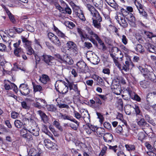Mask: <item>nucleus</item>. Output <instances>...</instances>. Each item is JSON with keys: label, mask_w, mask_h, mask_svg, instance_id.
Returning <instances> with one entry per match:
<instances>
[{"label": "nucleus", "mask_w": 156, "mask_h": 156, "mask_svg": "<svg viewBox=\"0 0 156 156\" xmlns=\"http://www.w3.org/2000/svg\"><path fill=\"white\" fill-rule=\"evenodd\" d=\"M85 5L90 12L92 16V25L95 28L100 29L101 27V22L102 21V18L100 13L93 6L90 4H86Z\"/></svg>", "instance_id": "obj_1"}, {"label": "nucleus", "mask_w": 156, "mask_h": 156, "mask_svg": "<svg viewBox=\"0 0 156 156\" xmlns=\"http://www.w3.org/2000/svg\"><path fill=\"white\" fill-rule=\"evenodd\" d=\"M67 82L57 81L55 84L56 90L62 94H66L69 90L68 82Z\"/></svg>", "instance_id": "obj_2"}, {"label": "nucleus", "mask_w": 156, "mask_h": 156, "mask_svg": "<svg viewBox=\"0 0 156 156\" xmlns=\"http://www.w3.org/2000/svg\"><path fill=\"white\" fill-rule=\"evenodd\" d=\"M119 49L118 48L116 47H113L111 48V50L109 51V53L115 65L119 69H121V65L119 63L118 61L117 60V57L118 55V52L120 53V52L118 51Z\"/></svg>", "instance_id": "obj_3"}, {"label": "nucleus", "mask_w": 156, "mask_h": 156, "mask_svg": "<svg viewBox=\"0 0 156 156\" xmlns=\"http://www.w3.org/2000/svg\"><path fill=\"white\" fill-rule=\"evenodd\" d=\"M67 50L72 56H76L78 54L77 47L76 44L72 41H68L66 44Z\"/></svg>", "instance_id": "obj_4"}, {"label": "nucleus", "mask_w": 156, "mask_h": 156, "mask_svg": "<svg viewBox=\"0 0 156 156\" xmlns=\"http://www.w3.org/2000/svg\"><path fill=\"white\" fill-rule=\"evenodd\" d=\"M77 31L79 33L81 41L83 42L86 39L89 40L94 44H97V42L94 38H89V36L86 34L84 30L80 28H78L77 29Z\"/></svg>", "instance_id": "obj_5"}, {"label": "nucleus", "mask_w": 156, "mask_h": 156, "mask_svg": "<svg viewBox=\"0 0 156 156\" xmlns=\"http://www.w3.org/2000/svg\"><path fill=\"white\" fill-rule=\"evenodd\" d=\"M48 37L51 41L56 45L60 47L61 46V43L58 37L54 34L51 32L48 34Z\"/></svg>", "instance_id": "obj_6"}, {"label": "nucleus", "mask_w": 156, "mask_h": 156, "mask_svg": "<svg viewBox=\"0 0 156 156\" xmlns=\"http://www.w3.org/2000/svg\"><path fill=\"white\" fill-rule=\"evenodd\" d=\"M72 7L73 12L75 13L76 15L78 16L80 19L83 21H84L85 20V18L82 11L80 9L79 7L74 4L72 6Z\"/></svg>", "instance_id": "obj_7"}, {"label": "nucleus", "mask_w": 156, "mask_h": 156, "mask_svg": "<svg viewBox=\"0 0 156 156\" xmlns=\"http://www.w3.org/2000/svg\"><path fill=\"white\" fill-rule=\"evenodd\" d=\"M124 17L122 16V14L120 13L117 15L115 18L120 25L122 27L125 28L128 26V24Z\"/></svg>", "instance_id": "obj_8"}, {"label": "nucleus", "mask_w": 156, "mask_h": 156, "mask_svg": "<svg viewBox=\"0 0 156 156\" xmlns=\"http://www.w3.org/2000/svg\"><path fill=\"white\" fill-rule=\"evenodd\" d=\"M41 59L48 65L51 66L53 64L52 61L54 60V58L44 54L41 56Z\"/></svg>", "instance_id": "obj_9"}, {"label": "nucleus", "mask_w": 156, "mask_h": 156, "mask_svg": "<svg viewBox=\"0 0 156 156\" xmlns=\"http://www.w3.org/2000/svg\"><path fill=\"white\" fill-rule=\"evenodd\" d=\"M19 90L20 93L23 95H27L30 92V90L27 84L22 83L19 87Z\"/></svg>", "instance_id": "obj_10"}, {"label": "nucleus", "mask_w": 156, "mask_h": 156, "mask_svg": "<svg viewBox=\"0 0 156 156\" xmlns=\"http://www.w3.org/2000/svg\"><path fill=\"white\" fill-rule=\"evenodd\" d=\"M76 65L77 70L80 73L84 72L87 68L86 64L83 61H79L77 62Z\"/></svg>", "instance_id": "obj_11"}, {"label": "nucleus", "mask_w": 156, "mask_h": 156, "mask_svg": "<svg viewBox=\"0 0 156 156\" xmlns=\"http://www.w3.org/2000/svg\"><path fill=\"white\" fill-rule=\"evenodd\" d=\"M67 82H68V84L69 90H73L77 95H80V91L78 89L77 84L74 83L73 82H70L68 80H67Z\"/></svg>", "instance_id": "obj_12"}, {"label": "nucleus", "mask_w": 156, "mask_h": 156, "mask_svg": "<svg viewBox=\"0 0 156 156\" xmlns=\"http://www.w3.org/2000/svg\"><path fill=\"white\" fill-rule=\"evenodd\" d=\"M134 66V64L131 61L130 57L127 56L126 57V60L125 62V64L123 66L122 69L126 71L129 69L130 66H131V68H132Z\"/></svg>", "instance_id": "obj_13"}, {"label": "nucleus", "mask_w": 156, "mask_h": 156, "mask_svg": "<svg viewBox=\"0 0 156 156\" xmlns=\"http://www.w3.org/2000/svg\"><path fill=\"white\" fill-rule=\"evenodd\" d=\"M80 112L81 113V118H83L86 123H89L90 122V116L87 110L81 109L80 110Z\"/></svg>", "instance_id": "obj_14"}, {"label": "nucleus", "mask_w": 156, "mask_h": 156, "mask_svg": "<svg viewBox=\"0 0 156 156\" xmlns=\"http://www.w3.org/2000/svg\"><path fill=\"white\" fill-rule=\"evenodd\" d=\"M90 103L92 104L96 108H99L100 106L102 105V102L99 98L96 96L94 98V100H90Z\"/></svg>", "instance_id": "obj_15"}, {"label": "nucleus", "mask_w": 156, "mask_h": 156, "mask_svg": "<svg viewBox=\"0 0 156 156\" xmlns=\"http://www.w3.org/2000/svg\"><path fill=\"white\" fill-rule=\"evenodd\" d=\"M85 30L88 34L89 38H94L96 39L99 37L98 35L94 32L92 29L88 26L85 27Z\"/></svg>", "instance_id": "obj_16"}, {"label": "nucleus", "mask_w": 156, "mask_h": 156, "mask_svg": "<svg viewBox=\"0 0 156 156\" xmlns=\"http://www.w3.org/2000/svg\"><path fill=\"white\" fill-rule=\"evenodd\" d=\"M27 131L35 136H38L39 135V129L37 126H31V127L27 129Z\"/></svg>", "instance_id": "obj_17"}, {"label": "nucleus", "mask_w": 156, "mask_h": 156, "mask_svg": "<svg viewBox=\"0 0 156 156\" xmlns=\"http://www.w3.org/2000/svg\"><path fill=\"white\" fill-rule=\"evenodd\" d=\"M155 98H156V91L150 92L147 94L146 100L148 103L153 101Z\"/></svg>", "instance_id": "obj_18"}, {"label": "nucleus", "mask_w": 156, "mask_h": 156, "mask_svg": "<svg viewBox=\"0 0 156 156\" xmlns=\"http://www.w3.org/2000/svg\"><path fill=\"white\" fill-rule=\"evenodd\" d=\"M128 92L129 95L131 99L138 102L140 101L141 98L137 94L131 90H128Z\"/></svg>", "instance_id": "obj_19"}, {"label": "nucleus", "mask_w": 156, "mask_h": 156, "mask_svg": "<svg viewBox=\"0 0 156 156\" xmlns=\"http://www.w3.org/2000/svg\"><path fill=\"white\" fill-rule=\"evenodd\" d=\"M112 89L114 93L117 95H119L122 91L121 86L119 85H114L113 83L112 86Z\"/></svg>", "instance_id": "obj_20"}, {"label": "nucleus", "mask_w": 156, "mask_h": 156, "mask_svg": "<svg viewBox=\"0 0 156 156\" xmlns=\"http://www.w3.org/2000/svg\"><path fill=\"white\" fill-rule=\"evenodd\" d=\"M145 48L150 52L156 54V47L154 45L149 43H147L145 44Z\"/></svg>", "instance_id": "obj_21"}, {"label": "nucleus", "mask_w": 156, "mask_h": 156, "mask_svg": "<svg viewBox=\"0 0 156 156\" xmlns=\"http://www.w3.org/2000/svg\"><path fill=\"white\" fill-rule=\"evenodd\" d=\"M44 143L45 146L49 149H53L55 145V143L52 142L48 139H46L44 140Z\"/></svg>", "instance_id": "obj_22"}, {"label": "nucleus", "mask_w": 156, "mask_h": 156, "mask_svg": "<svg viewBox=\"0 0 156 156\" xmlns=\"http://www.w3.org/2000/svg\"><path fill=\"white\" fill-rule=\"evenodd\" d=\"M137 9L138 10L139 12L141 15L143 16L146 17L147 16V14L143 9V6L140 3L137 2V4L136 5Z\"/></svg>", "instance_id": "obj_23"}, {"label": "nucleus", "mask_w": 156, "mask_h": 156, "mask_svg": "<svg viewBox=\"0 0 156 156\" xmlns=\"http://www.w3.org/2000/svg\"><path fill=\"white\" fill-rule=\"evenodd\" d=\"M66 63L69 65H72L73 63V61L71 58L69 57L68 55H63V62Z\"/></svg>", "instance_id": "obj_24"}, {"label": "nucleus", "mask_w": 156, "mask_h": 156, "mask_svg": "<svg viewBox=\"0 0 156 156\" xmlns=\"http://www.w3.org/2000/svg\"><path fill=\"white\" fill-rule=\"evenodd\" d=\"M39 80L44 84H46L50 81V78L49 76L46 74H42L41 76H40Z\"/></svg>", "instance_id": "obj_25"}, {"label": "nucleus", "mask_w": 156, "mask_h": 156, "mask_svg": "<svg viewBox=\"0 0 156 156\" xmlns=\"http://www.w3.org/2000/svg\"><path fill=\"white\" fill-rule=\"evenodd\" d=\"M4 8L9 16L10 21L13 23L15 24L16 23V20L14 15H12L6 7H5Z\"/></svg>", "instance_id": "obj_26"}, {"label": "nucleus", "mask_w": 156, "mask_h": 156, "mask_svg": "<svg viewBox=\"0 0 156 156\" xmlns=\"http://www.w3.org/2000/svg\"><path fill=\"white\" fill-rule=\"evenodd\" d=\"M103 139L105 142H111L113 139V136L112 134L106 133L104 135Z\"/></svg>", "instance_id": "obj_27"}, {"label": "nucleus", "mask_w": 156, "mask_h": 156, "mask_svg": "<svg viewBox=\"0 0 156 156\" xmlns=\"http://www.w3.org/2000/svg\"><path fill=\"white\" fill-rule=\"evenodd\" d=\"M37 112L38 114L39 115L44 122L46 123L48 122V119L47 116L45 113L41 110L37 111Z\"/></svg>", "instance_id": "obj_28"}, {"label": "nucleus", "mask_w": 156, "mask_h": 156, "mask_svg": "<svg viewBox=\"0 0 156 156\" xmlns=\"http://www.w3.org/2000/svg\"><path fill=\"white\" fill-rule=\"evenodd\" d=\"M53 30L57 34L58 36L63 38H65V37H66L65 34L62 31H60L57 27H56L54 24H53Z\"/></svg>", "instance_id": "obj_29"}, {"label": "nucleus", "mask_w": 156, "mask_h": 156, "mask_svg": "<svg viewBox=\"0 0 156 156\" xmlns=\"http://www.w3.org/2000/svg\"><path fill=\"white\" fill-rule=\"evenodd\" d=\"M92 2L96 7L100 10H101L103 4L102 0H92Z\"/></svg>", "instance_id": "obj_30"}, {"label": "nucleus", "mask_w": 156, "mask_h": 156, "mask_svg": "<svg viewBox=\"0 0 156 156\" xmlns=\"http://www.w3.org/2000/svg\"><path fill=\"white\" fill-rule=\"evenodd\" d=\"M92 54L93 55V56L90 57V58L89 59V58H88V59L89 60H90L91 62L94 64L96 65L98 64L100 61V59L96 55L94 54L93 55L92 53Z\"/></svg>", "instance_id": "obj_31"}, {"label": "nucleus", "mask_w": 156, "mask_h": 156, "mask_svg": "<svg viewBox=\"0 0 156 156\" xmlns=\"http://www.w3.org/2000/svg\"><path fill=\"white\" fill-rule=\"evenodd\" d=\"M14 53L15 55L17 57H20L22 54L24 53L23 49L21 48H15Z\"/></svg>", "instance_id": "obj_32"}, {"label": "nucleus", "mask_w": 156, "mask_h": 156, "mask_svg": "<svg viewBox=\"0 0 156 156\" xmlns=\"http://www.w3.org/2000/svg\"><path fill=\"white\" fill-rule=\"evenodd\" d=\"M22 42L24 43L25 48H27L31 47V42L24 37L22 38Z\"/></svg>", "instance_id": "obj_33"}, {"label": "nucleus", "mask_w": 156, "mask_h": 156, "mask_svg": "<svg viewBox=\"0 0 156 156\" xmlns=\"http://www.w3.org/2000/svg\"><path fill=\"white\" fill-rule=\"evenodd\" d=\"M137 123L139 126L140 127H143L144 126H149V124L147 123L143 118L141 119L139 121L137 122Z\"/></svg>", "instance_id": "obj_34"}, {"label": "nucleus", "mask_w": 156, "mask_h": 156, "mask_svg": "<svg viewBox=\"0 0 156 156\" xmlns=\"http://www.w3.org/2000/svg\"><path fill=\"white\" fill-rule=\"evenodd\" d=\"M96 40L97 41L99 44L101 46L100 48H99L102 49V50L103 51H105L106 49V47L105 46L104 43L98 37L97 39H96Z\"/></svg>", "instance_id": "obj_35"}, {"label": "nucleus", "mask_w": 156, "mask_h": 156, "mask_svg": "<svg viewBox=\"0 0 156 156\" xmlns=\"http://www.w3.org/2000/svg\"><path fill=\"white\" fill-rule=\"evenodd\" d=\"M136 51L138 52L143 53L144 51V49L142 45L140 44H138L136 45L134 47Z\"/></svg>", "instance_id": "obj_36"}, {"label": "nucleus", "mask_w": 156, "mask_h": 156, "mask_svg": "<svg viewBox=\"0 0 156 156\" xmlns=\"http://www.w3.org/2000/svg\"><path fill=\"white\" fill-rule=\"evenodd\" d=\"M150 83L148 81L144 80L140 82V84L142 87L146 88L149 87Z\"/></svg>", "instance_id": "obj_37"}, {"label": "nucleus", "mask_w": 156, "mask_h": 156, "mask_svg": "<svg viewBox=\"0 0 156 156\" xmlns=\"http://www.w3.org/2000/svg\"><path fill=\"white\" fill-rule=\"evenodd\" d=\"M14 124L16 127L18 128H20L23 126V123L21 121L18 119L15 121Z\"/></svg>", "instance_id": "obj_38"}, {"label": "nucleus", "mask_w": 156, "mask_h": 156, "mask_svg": "<svg viewBox=\"0 0 156 156\" xmlns=\"http://www.w3.org/2000/svg\"><path fill=\"white\" fill-rule=\"evenodd\" d=\"M59 98H57L56 99V101H57V105L58 106V107L60 108H69V106L66 104H62L61 102H59L57 101H58L59 100Z\"/></svg>", "instance_id": "obj_39"}, {"label": "nucleus", "mask_w": 156, "mask_h": 156, "mask_svg": "<svg viewBox=\"0 0 156 156\" xmlns=\"http://www.w3.org/2000/svg\"><path fill=\"white\" fill-rule=\"evenodd\" d=\"M33 86L34 91L35 92L39 91L41 92L43 90V89L41 86L39 85H35V84L33 83H32Z\"/></svg>", "instance_id": "obj_40"}, {"label": "nucleus", "mask_w": 156, "mask_h": 156, "mask_svg": "<svg viewBox=\"0 0 156 156\" xmlns=\"http://www.w3.org/2000/svg\"><path fill=\"white\" fill-rule=\"evenodd\" d=\"M108 4L113 8H115L117 7V4L114 0H105Z\"/></svg>", "instance_id": "obj_41"}, {"label": "nucleus", "mask_w": 156, "mask_h": 156, "mask_svg": "<svg viewBox=\"0 0 156 156\" xmlns=\"http://www.w3.org/2000/svg\"><path fill=\"white\" fill-rule=\"evenodd\" d=\"M21 105L23 108L26 110H29L30 108V105L25 101H23L21 102Z\"/></svg>", "instance_id": "obj_42"}, {"label": "nucleus", "mask_w": 156, "mask_h": 156, "mask_svg": "<svg viewBox=\"0 0 156 156\" xmlns=\"http://www.w3.org/2000/svg\"><path fill=\"white\" fill-rule=\"evenodd\" d=\"M48 111L55 112L57 110L56 107L52 105H46Z\"/></svg>", "instance_id": "obj_43"}, {"label": "nucleus", "mask_w": 156, "mask_h": 156, "mask_svg": "<svg viewBox=\"0 0 156 156\" xmlns=\"http://www.w3.org/2000/svg\"><path fill=\"white\" fill-rule=\"evenodd\" d=\"M96 132L97 134L101 136L105 133V130L103 128L98 127L96 129Z\"/></svg>", "instance_id": "obj_44"}, {"label": "nucleus", "mask_w": 156, "mask_h": 156, "mask_svg": "<svg viewBox=\"0 0 156 156\" xmlns=\"http://www.w3.org/2000/svg\"><path fill=\"white\" fill-rule=\"evenodd\" d=\"M23 138L26 139L27 141L30 142L33 141V138L31 134L30 133H26V135H25Z\"/></svg>", "instance_id": "obj_45"}, {"label": "nucleus", "mask_w": 156, "mask_h": 156, "mask_svg": "<svg viewBox=\"0 0 156 156\" xmlns=\"http://www.w3.org/2000/svg\"><path fill=\"white\" fill-rule=\"evenodd\" d=\"M133 109L135 110V112L136 115H140L141 113V111L139 107L136 105H134V106L133 107Z\"/></svg>", "instance_id": "obj_46"}, {"label": "nucleus", "mask_w": 156, "mask_h": 156, "mask_svg": "<svg viewBox=\"0 0 156 156\" xmlns=\"http://www.w3.org/2000/svg\"><path fill=\"white\" fill-rule=\"evenodd\" d=\"M153 74L152 73H150V72L147 73H146L143 74L144 76L146 79L152 81L153 79L152 78V75Z\"/></svg>", "instance_id": "obj_47"}, {"label": "nucleus", "mask_w": 156, "mask_h": 156, "mask_svg": "<svg viewBox=\"0 0 156 156\" xmlns=\"http://www.w3.org/2000/svg\"><path fill=\"white\" fill-rule=\"evenodd\" d=\"M129 130L127 128L123 129L121 135L127 136L129 135Z\"/></svg>", "instance_id": "obj_48"}, {"label": "nucleus", "mask_w": 156, "mask_h": 156, "mask_svg": "<svg viewBox=\"0 0 156 156\" xmlns=\"http://www.w3.org/2000/svg\"><path fill=\"white\" fill-rule=\"evenodd\" d=\"M117 119H119L125 125H127L126 122V121L124 120L123 119V115L122 114L118 113V114L117 115Z\"/></svg>", "instance_id": "obj_49"}, {"label": "nucleus", "mask_w": 156, "mask_h": 156, "mask_svg": "<svg viewBox=\"0 0 156 156\" xmlns=\"http://www.w3.org/2000/svg\"><path fill=\"white\" fill-rule=\"evenodd\" d=\"M33 105L36 108L39 109L41 108L43 106H44V105L42 103H39L37 102H36L33 104Z\"/></svg>", "instance_id": "obj_50"}, {"label": "nucleus", "mask_w": 156, "mask_h": 156, "mask_svg": "<svg viewBox=\"0 0 156 156\" xmlns=\"http://www.w3.org/2000/svg\"><path fill=\"white\" fill-rule=\"evenodd\" d=\"M145 136V135L143 132H140L137 135L138 139L141 141L143 140Z\"/></svg>", "instance_id": "obj_51"}, {"label": "nucleus", "mask_w": 156, "mask_h": 156, "mask_svg": "<svg viewBox=\"0 0 156 156\" xmlns=\"http://www.w3.org/2000/svg\"><path fill=\"white\" fill-rule=\"evenodd\" d=\"M125 147L128 151H133L135 149V147L133 145L126 144L125 145Z\"/></svg>", "instance_id": "obj_52"}, {"label": "nucleus", "mask_w": 156, "mask_h": 156, "mask_svg": "<svg viewBox=\"0 0 156 156\" xmlns=\"http://www.w3.org/2000/svg\"><path fill=\"white\" fill-rule=\"evenodd\" d=\"M55 57L57 58V60L61 63L63 62V55L61 56L59 54L55 55Z\"/></svg>", "instance_id": "obj_53"}, {"label": "nucleus", "mask_w": 156, "mask_h": 156, "mask_svg": "<svg viewBox=\"0 0 156 156\" xmlns=\"http://www.w3.org/2000/svg\"><path fill=\"white\" fill-rule=\"evenodd\" d=\"M121 40L122 42L124 45H126L128 41V39L126 36L124 35H122L121 37Z\"/></svg>", "instance_id": "obj_54"}, {"label": "nucleus", "mask_w": 156, "mask_h": 156, "mask_svg": "<svg viewBox=\"0 0 156 156\" xmlns=\"http://www.w3.org/2000/svg\"><path fill=\"white\" fill-rule=\"evenodd\" d=\"M131 22H133L135 20V18L132 13H128V16L126 17Z\"/></svg>", "instance_id": "obj_55"}, {"label": "nucleus", "mask_w": 156, "mask_h": 156, "mask_svg": "<svg viewBox=\"0 0 156 156\" xmlns=\"http://www.w3.org/2000/svg\"><path fill=\"white\" fill-rule=\"evenodd\" d=\"M34 56L35 59L36 60V66L35 67L37 68V64L39 63L40 60V58L36 53H34Z\"/></svg>", "instance_id": "obj_56"}, {"label": "nucleus", "mask_w": 156, "mask_h": 156, "mask_svg": "<svg viewBox=\"0 0 156 156\" xmlns=\"http://www.w3.org/2000/svg\"><path fill=\"white\" fill-rule=\"evenodd\" d=\"M74 116L77 119H80L81 118V113L80 114L78 112L76 111L73 112Z\"/></svg>", "instance_id": "obj_57"}, {"label": "nucleus", "mask_w": 156, "mask_h": 156, "mask_svg": "<svg viewBox=\"0 0 156 156\" xmlns=\"http://www.w3.org/2000/svg\"><path fill=\"white\" fill-rule=\"evenodd\" d=\"M144 33L147 37L150 38H151L152 37H154L155 36L152 33L148 31H145Z\"/></svg>", "instance_id": "obj_58"}, {"label": "nucleus", "mask_w": 156, "mask_h": 156, "mask_svg": "<svg viewBox=\"0 0 156 156\" xmlns=\"http://www.w3.org/2000/svg\"><path fill=\"white\" fill-rule=\"evenodd\" d=\"M66 26L70 29H72L75 26V24L72 22L68 21L66 23Z\"/></svg>", "instance_id": "obj_59"}, {"label": "nucleus", "mask_w": 156, "mask_h": 156, "mask_svg": "<svg viewBox=\"0 0 156 156\" xmlns=\"http://www.w3.org/2000/svg\"><path fill=\"white\" fill-rule=\"evenodd\" d=\"M121 12L122 13L121 14H122V16H128V13H130L128 12L126 10L124 9L123 8H122L121 9Z\"/></svg>", "instance_id": "obj_60"}, {"label": "nucleus", "mask_w": 156, "mask_h": 156, "mask_svg": "<svg viewBox=\"0 0 156 156\" xmlns=\"http://www.w3.org/2000/svg\"><path fill=\"white\" fill-rule=\"evenodd\" d=\"M1 36L2 38L5 42H8L9 44H10L11 41L5 35H1Z\"/></svg>", "instance_id": "obj_61"}, {"label": "nucleus", "mask_w": 156, "mask_h": 156, "mask_svg": "<svg viewBox=\"0 0 156 156\" xmlns=\"http://www.w3.org/2000/svg\"><path fill=\"white\" fill-rule=\"evenodd\" d=\"M122 129L123 128L121 126L119 125L118 126L116 129V132L117 133L121 135L122 132Z\"/></svg>", "instance_id": "obj_62"}, {"label": "nucleus", "mask_w": 156, "mask_h": 156, "mask_svg": "<svg viewBox=\"0 0 156 156\" xmlns=\"http://www.w3.org/2000/svg\"><path fill=\"white\" fill-rule=\"evenodd\" d=\"M104 126L105 128L108 130H110L111 129V125L108 122H105L104 123Z\"/></svg>", "instance_id": "obj_63"}, {"label": "nucleus", "mask_w": 156, "mask_h": 156, "mask_svg": "<svg viewBox=\"0 0 156 156\" xmlns=\"http://www.w3.org/2000/svg\"><path fill=\"white\" fill-rule=\"evenodd\" d=\"M79 126L76 124H74L73 123H71L69 124L70 127L75 130H76L77 129Z\"/></svg>", "instance_id": "obj_64"}]
</instances>
